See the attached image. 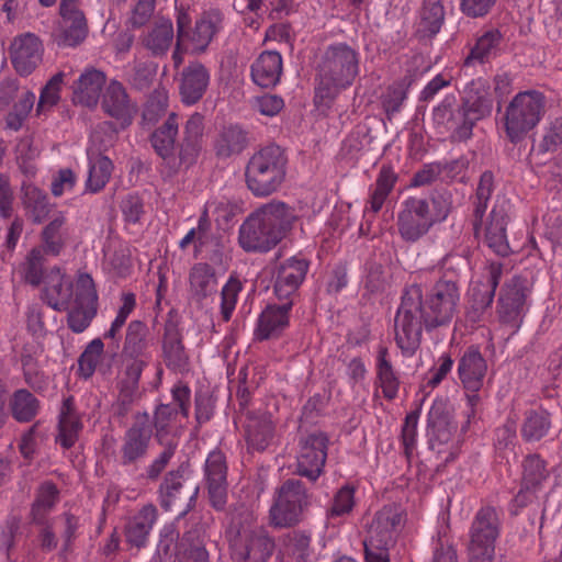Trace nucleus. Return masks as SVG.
<instances>
[{
    "label": "nucleus",
    "instance_id": "obj_1",
    "mask_svg": "<svg viewBox=\"0 0 562 562\" xmlns=\"http://www.w3.org/2000/svg\"><path fill=\"white\" fill-rule=\"evenodd\" d=\"M460 286L458 281L443 276L423 293L422 285L406 286L394 318L397 347L413 355L420 344L423 328L432 330L449 325L458 313Z\"/></svg>",
    "mask_w": 562,
    "mask_h": 562
},
{
    "label": "nucleus",
    "instance_id": "obj_2",
    "mask_svg": "<svg viewBox=\"0 0 562 562\" xmlns=\"http://www.w3.org/2000/svg\"><path fill=\"white\" fill-rule=\"evenodd\" d=\"M204 116L194 112L186 121L179 140V115L169 113L166 121L149 136L155 153L177 172L196 164L203 147Z\"/></svg>",
    "mask_w": 562,
    "mask_h": 562
},
{
    "label": "nucleus",
    "instance_id": "obj_3",
    "mask_svg": "<svg viewBox=\"0 0 562 562\" xmlns=\"http://www.w3.org/2000/svg\"><path fill=\"white\" fill-rule=\"evenodd\" d=\"M297 218L295 209L284 202L266 203L241 224L239 245L246 251H269L293 228Z\"/></svg>",
    "mask_w": 562,
    "mask_h": 562
},
{
    "label": "nucleus",
    "instance_id": "obj_4",
    "mask_svg": "<svg viewBox=\"0 0 562 562\" xmlns=\"http://www.w3.org/2000/svg\"><path fill=\"white\" fill-rule=\"evenodd\" d=\"M359 74V54L345 44L329 45L317 66L314 105L325 112L331 108L341 90L350 87Z\"/></svg>",
    "mask_w": 562,
    "mask_h": 562
},
{
    "label": "nucleus",
    "instance_id": "obj_5",
    "mask_svg": "<svg viewBox=\"0 0 562 562\" xmlns=\"http://www.w3.org/2000/svg\"><path fill=\"white\" fill-rule=\"evenodd\" d=\"M493 104L491 94L480 90L465 92L459 103L450 94L434 109L432 120L437 126L450 133L453 142H467L472 137L476 123L491 116Z\"/></svg>",
    "mask_w": 562,
    "mask_h": 562
},
{
    "label": "nucleus",
    "instance_id": "obj_6",
    "mask_svg": "<svg viewBox=\"0 0 562 562\" xmlns=\"http://www.w3.org/2000/svg\"><path fill=\"white\" fill-rule=\"evenodd\" d=\"M190 396V387L186 384H179L172 389L175 405L159 404L156 406L153 419L150 418L151 427L155 439L159 445L164 446V449L151 463L145 468L144 472L140 474L142 479L148 482H156L173 458L177 443L173 441L166 442V438L170 432L171 420H173L179 413L188 417Z\"/></svg>",
    "mask_w": 562,
    "mask_h": 562
},
{
    "label": "nucleus",
    "instance_id": "obj_7",
    "mask_svg": "<svg viewBox=\"0 0 562 562\" xmlns=\"http://www.w3.org/2000/svg\"><path fill=\"white\" fill-rule=\"evenodd\" d=\"M286 165L288 157L280 146L271 144L260 148L245 167L247 189L257 198L276 193L285 180Z\"/></svg>",
    "mask_w": 562,
    "mask_h": 562
},
{
    "label": "nucleus",
    "instance_id": "obj_8",
    "mask_svg": "<svg viewBox=\"0 0 562 562\" xmlns=\"http://www.w3.org/2000/svg\"><path fill=\"white\" fill-rule=\"evenodd\" d=\"M546 98L536 90L519 92L506 108L505 132L513 144L522 142L544 114Z\"/></svg>",
    "mask_w": 562,
    "mask_h": 562
},
{
    "label": "nucleus",
    "instance_id": "obj_9",
    "mask_svg": "<svg viewBox=\"0 0 562 562\" xmlns=\"http://www.w3.org/2000/svg\"><path fill=\"white\" fill-rule=\"evenodd\" d=\"M225 537L235 559L244 562H268L276 548L274 540L262 527L250 529L234 520L226 529Z\"/></svg>",
    "mask_w": 562,
    "mask_h": 562
},
{
    "label": "nucleus",
    "instance_id": "obj_10",
    "mask_svg": "<svg viewBox=\"0 0 562 562\" xmlns=\"http://www.w3.org/2000/svg\"><path fill=\"white\" fill-rule=\"evenodd\" d=\"M308 506L310 495L304 483L288 479L277 490L269 512L270 524L279 528L294 527L302 521Z\"/></svg>",
    "mask_w": 562,
    "mask_h": 562
},
{
    "label": "nucleus",
    "instance_id": "obj_11",
    "mask_svg": "<svg viewBox=\"0 0 562 562\" xmlns=\"http://www.w3.org/2000/svg\"><path fill=\"white\" fill-rule=\"evenodd\" d=\"M189 467V462L180 463L177 469L168 471L159 484L158 501L165 512L184 516L194 508L199 486L186 482L184 474Z\"/></svg>",
    "mask_w": 562,
    "mask_h": 562
},
{
    "label": "nucleus",
    "instance_id": "obj_12",
    "mask_svg": "<svg viewBox=\"0 0 562 562\" xmlns=\"http://www.w3.org/2000/svg\"><path fill=\"white\" fill-rule=\"evenodd\" d=\"M153 437L155 435L149 414L147 412L135 413L132 425L122 437L119 463L126 469L137 470L148 456Z\"/></svg>",
    "mask_w": 562,
    "mask_h": 562
},
{
    "label": "nucleus",
    "instance_id": "obj_13",
    "mask_svg": "<svg viewBox=\"0 0 562 562\" xmlns=\"http://www.w3.org/2000/svg\"><path fill=\"white\" fill-rule=\"evenodd\" d=\"M498 535L499 519L496 509L491 506L482 507L471 526L469 562H493Z\"/></svg>",
    "mask_w": 562,
    "mask_h": 562
},
{
    "label": "nucleus",
    "instance_id": "obj_14",
    "mask_svg": "<svg viewBox=\"0 0 562 562\" xmlns=\"http://www.w3.org/2000/svg\"><path fill=\"white\" fill-rule=\"evenodd\" d=\"M397 229L403 240L416 243L434 226L427 199L409 196L397 214Z\"/></svg>",
    "mask_w": 562,
    "mask_h": 562
},
{
    "label": "nucleus",
    "instance_id": "obj_15",
    "mask_svg": "<svg viewBox=\"0 0 562 562\" xmlns=\"http://www.w3.org/2000/svg\"><path fill=\"white\" fill-rule=\"evenodd\" d=\"M98 311V293L92 277L80 273L77 279L75 306L68 312L67 325L74 333L85 331Z\"/></svg>",
    "mask_w": 562,
    "mask_h": 562
},
{
    "label": "nucleus",
    "instance_id": "obj_16",
    "mask_svg": "<svg viewBox=\"0 0 562 562\" xmlns=\"http://www.w3.org/2000/svg\"><path fill=\"white\" fill-rule=\"evenodd\" d=\"M528 294V280L521 276H514L503 284L497 302V314L501 323L516 328L519 327Z\"/></svg>",
    "mask_w": 562,
    "mask_h": 562
},
{
    "label": "nucleus",
    "instance_id": "obj_17",
    "mask_svg": "<svg viewBox=\"0 0 562 562\" xmlns=\"http://www.w3.org/2000/svg\"><path fill=\"white\" fill-rule=\"evenodd\" d=\"M328 436L323 431L308 434L300 439L296 473L315 482L321 474L327 459Z\"/></svg>",
    "mask_w": 562,
    "mask_h": 562
},
{
    "label": "nucleus",
    "instance_id": "obj_18",
    "mask_svg": "<svg viewBox=\"0 0 562 562\" xmlns=\"http://www.w3.org/2000/svg\"><path fill=\"white\" fill-rule=\"evenodd\" d=\"M402 518L403 513L400 507L384 506L375 514L368 531L369 538L363 541V546L374 550L390 551L396 543Z\"/></svg>",
    "mask_w": 562,
    "mask_h": 562
},
{
    "label": "nucleus",
    "instance_id": "obj_19",
    "mask_svg": "<svg viewBox=\"0 0 562 562\" xmlns=\"http://www.w3.org/2000/svg\"><path fill=\"white\" fill-rule=\"evenodd\" d=\"M308 267V260L297 257L285 259L276 267L272 273L273 292L280 301H293Z\"/></svg>",
    "mask_w": 562,
    "mask_h": 562
},
{
    "label": "nucleus",
    "instance_id": "obj_20",
    "mask_svg": "<svg viewBox=\"0 0 562 562\" xmlns=\"http://www.w3.org/2000/svg\"><path fill=\"white\" fill-rule=\"evenodd\" d=\"M161 351L168 370L180 374L190 371V356L183 342L182 330L176 319L168 318L165 323Z\"/></svg>",
    "mask_w": 562,
    "mask_h": 562
},
{
    "label": "nucleus",
    "instance_id": "obj_21",
    "mask_svg": "<svg viewBox=\"0 0 562 562\" xmlns=\"http://www.w3.org/2000/svg\"><path fill=\"white\" fill-rule=\"evenodd\" d=\"M205 481L211 506L215 510H224L227 503V464L224 453L212 451L205 461Z\"/></svg>",
    "mask_w": 562,
    "mask_h": 562
},
{
    "label": "nucleus",
    "instance_id": "obj_22",
    "mask_svg": "<svg viewBox=\"0 0 562 562\" xmlns=\"http://www.w3.org/2000/svg\"><path fill=\"white\" fill-rule=\"evenodd\" d=\"M101 108L104 113L119 122L121 130L132 125L138 111L137 104L131 101L124 86L115 79L108 85Z\"/></svg>",
    "mask_w": 562,
    "mask_h": 562
},
{
    "label": "nucleus",
    "instance_id": "obj_23",
    "mask_svg": "<svg viewBox=\"0 0 562 562\" xmlns=\"http://www.w3.org/2000/svg\"><path fill=\"white\" fill-rule=\"evenodd\" d=\"M74 296V283L59 267L46 271L41 300L57 312L69 310Z\"/></svg>",
    "mask_w": 562,
    "mask_h": 562
},
{
    "label": "nucleus",
    "instance_id": "obj_24",
    "mask_svg": "<svg viewBox=\"0 0 562 562\" xmlns=\"http://www.w3.org/2000/svg\"><path fill=\"white\" fill-rule=\"evenodd\" d=\"M292 306L293 301L268 304L258 317L255 338L259 341L280 338L290 326Z\"/></svg>",
    "mask_w": 562,
    "mask_h": 562
},
{
    "label": "nucleus",
    "instance_id": "obj_25",
    "mask_svg": "<svg viewBox=\"0 0 562 562\" xmlns=\"http://www.w3.org/2000/svg\"><path fill=\"white\" fill-rule=\"evenodd\" d=\"M9 52L14 69L25 77L41 63L43 46L40 37H14Z\"/></svg>",
    "mask_w": 562,
    "mask_h": 562
},
{
    "label": "nucleus",
    "instance_id": "obj_26",
    "mask_svg": "<svg viewBox=\"0 0 562 562\" xmlns=\"http://www.w3.org/2000/svg\"><path fill=\"white\" fill-rule=\"evenodd\" d=\"M245 438L248 449L265 451L274 436L272 416L267 412H246Z\"/></svg>",
    "mask_w": 562,
    "mask_h": 562
},
{
    "label": "nucleus",
    "instance_id": "obj_27",
    "mask_svg": "<svg viewBox=\"0 0 562 562\" xmlns=\"http://www.w3.org/2000/svg\"><path fill=\"white\" fill-rule=\"evenodd\" d=\"M487 363L477 346L467 348L458 363V374L463 386L471 392H477L484 382Z\"/></svg>",
    "mask_w": 562,
    "mask_h": 562
},
{
    "label": "nucleus",
    "instance_id": "obj_28",
    "mask_svg": "<svg viewBox=\"0 0 562 562\" xmlns=\"http://www.w3.org/2000/svg\"><path fill=\"white\" fill-rule=\"evenodd\" d=\"M158 518V509L153 504L144 505L124 527L125 541L140 550L147 546L150 531Z\"/></svg>",
    "mask_w": 562,
    "mask_h": 562
},
{
    "label": "nucleus",
    "instance_id": "obj_29",
    "mask_svg": "<svg viewBox=\"0 0 562 562\" xmlns=\"http://www.w3.org/2000/svg\"><path fill=\"white\" fill-rule=\"evenodd\" d=\"M210 83V72L199 61L190 63L181 72L179 92L184 104L198 103L204 95Z\"/></svg>",
    "mask_w": 562,
    "mask_h": 562
},
{
    "label": "nucleus",
    "instance_id": "obj_30",
    "mask_svg": "<svg viewBox=\"0 0 562 562\" xmlns=\"http://www.w3.org/2000/svg\"><path fill=\"white\" fill-rule=\"evenodd\" d=\"M105 82L106 76L103 71L93 67L87 69L71 86L72 102L87 108H94Z\"/></svg>",
    "mask_w": 562,
    "mask_h": 562
},
{
    "label": "nucleus",
    "instance_id": "obj_31",
    "mask_svg": "<svg viewBox=\"0 0 562 562\" xmlns=\"http://www.w3.org/2000/svg\"><path fill=\"white\" fill-rule=\"evenodd\" d=\"M452 413L453 407L445 397H437L428 412L427 427L431 430L432 436L441 442L448 441L457 430Z\"/></svg>",
    "mask_w": 562,
    "mask_h": 562
},
{
    "label": "nucleus",
    "instance_id": "obj_32",
    "mask_svg": "<svg viewBox=\"0 0 562 562\" xmlns=\"http://www.w3.org/2000/svg\"><path fill=\"white\" fill-rule=\"evenodd\" d=\"M508 221L509 217L504 209L494 206L485 228L484 243L499 257H507L512 252L506 235Z\"/></svg>",
    "mask_w": 562,
    "mask_h": 562
},
{
    "label": "nucleus",
    "instance_id": "obj_33",
    "mask_svg": "<svg viewBox=\"0 0 562 562\" xmlns=\"http://www.w3.org/2000/svg\"><path fill=\"white\" fill-rule=\"evenodd\" d=\"M282 74V57L277 52H263L251 65V78L261 88L274 87Z\"/></svg>",
    "mask_w": 562,
    "mask_h": 562
},
{
    "label": "nucleus",
    "instance_id": "obj_34",
    "mask_svg": "<svg viewBox=\"0 0 562 562\" xmlns=\"http://www.w3.org/2000/svg\"><path fill=\"white\" fill-rule=\"evenodd\" d=\"M248 144V132L238 124H229L218 132L214 142V150L218 158H229L241 154Z\"/></svg>",
    "mask_w": 562,
    "mask_h": 562
},
{
    "label": "nucleus",
    "instance_id": "obj_35",
    "mask_svg": "<svg viewBox=\"0 0 562 562\" xmlns=\"http://www.w3.org/2000/svg\"><path fill=\"white\" fill-rule=\"evenodd\" d=\"M190 291L193 299L201 303L216 292L217 279L210 263H195L189 273Z\"/></svg>",
    "mask_w": 562,
    "mask_h": 562
},
{
    "label": "nucleus",
    "instance_id": "obj_36",
    "mask_svg": "<svg viewBox=\"0 0 562 562\" xmlns=\"http://www.w3.org/2000/svg\"><path fill=\"white\" fill-rule=\"evenodd\" d=\"M148 334V326L144 322L138 319L130 322L120 357L146 358L149 347Z\"/></svg>",
    "mask_w": 562,
    "mask_h": 562
},
{
    "label": "nucleus",
    "instance_id": "obj_37",
    "mask_svg": "<svg viewBox=\"0 0 562 562\" xmlns=\"http://www.w3.org/2000/svg\"><path fill=\"white\" fill-rule=\"evenodd\" d=\"M59 498L57 485L52 481L42 483L35 495L30 510V519L32 524H46L48 514L53 510Z\"/></svg>",
    "mask_w": 562,
    "mask_h": 562
},
{
    "label": "nucleus",
    "instance_id": "obj_38",
    "mask_svg": "<svg viewBox=\"0 0 562 562\" xmlns=\"http://www.w3.org/2000/svg\"><path fill=\"white\" fill-rule=\"evenodd\" d=\"M22 192L23 205L30 213L33 223L41 224L50 212L47 194L33 184H23Z\"/></svg>",
    "mask_w": 562,
    "mask_h": 562
},
{
    "label": "nucleus",
    "instance_id": "obj_39",
    "mask_svg": "<svg viewBox=\"0 0 562 562\" xmlns=\"http://www.w3.org/2000/svg\"><path fill=\"white\" fill-rule=\"evenodd\" d=\"M283 554L292 562H311L313 550L311 535L301 530H293L283 537Z\"/></svg>",
    "mask_w": 562,
    "mask_h": 562
},
{
    "label": "nucleus",
    "instance_id": "obj_40",
    "mask_svg": "<svg viewBox=\"0 0 562 562\" xmlns=\"http://www.w3.org/2000/svg\"><path fill=\"white\" fill-rule=\"evenodd\" d=\"M182 558L187 562H209L204 537L201 528L193 527L186 531L179 541Z\"/></svg>",
    "mask_w": 562,
    "mask_h": 562
},
{
    "label": "nucleus",
    "instance_id": "obj_41",
    "mask_svg": "<svg viewBox=\"0 0 562 562\" xmlns=\"http://www.w3.org/2000/svg\"><path fill=\"white\" fill-rule=\"evenodd\" d=\"M387 348L380 347L378 352L376 374L380 381L383 396L392 401L396 397L398 391V379L393 370L391 361L387 359Z\"/></svg>",
    "mask_w": 562,
    "mask_h": 562
},
{
    "label": "nucleus",
    "instance_id": "obj_42",
    "mask_svg": "<svg viewBox=\"0 0 562 562\" xmlns=\"http://www.w3.org/2000/svg\"><path fill=\"white\" fill-rule=\"evenodd\" d=\"M397 181V175L394 172L393 167L391 165H383L380 169L375 181V188L370 195V210L373 213H378L386 198L393 191L394 186Z\"/></svg>",
    "mask_w": 562,
    "mask_h": 562
},
{
    "label": "nucleus",
    "instance_id": "obj_43",
    "mask_svg": "<svg viewBox=\"0 0 562 562\" xmlns=\"http://www.w3.org/2000/svg\"><path fill=\"white\" fill-rule=\"evenodd\" d=\"M551 427L550 414L543 409H530L525 413L521 436L526 441H538Z\"/></svg>",
    "mask_w": 562,
    "mask_h": 562
},
{
    "label": "nucleus",
    "instance_id": "obj_44",
    "mask_svg": "<svg viewBox=\"0 0 562 562\" xmlns=\"http://www.w3.org/2000/svg\"><path fill=\"white\" fill-rule=\"evenodd\" d=\"M12 416L20 423L31 422L38 413V400L26 389L13 393L10 401Z\"/></svg>",
    "mask_w": 562,
    "mask_h": 562
},
{
    "label": "nucleus",
    "instance_id": "obj_45",
    "mask_svg": "<svg viewBox=\"0 0 562 562\" xmlns=\"http://www.w3.org/2000/svg\"><path fill=\"white\" fill-rule=\"evenodd\" d=\"M411 83L412 79L406 76L402 80L389 86L382 94V106L389 121H392L393 116L401 111L403 102L407 98V89Z\"/></svg>",
    "mask_w": 562,
    "mask_h": 562
},
{
    "label": "nucleus",
    "instance_id": "obj_46",
    "mask_svg": "<svg viewBox=\"0 0 562 562\" xmlns=\"http://www.w3.org/2000/svg\"><path fill=\"white\" fill-rule=\"evenodd\" d=\"M549 477L547 462L537 453L528 454L522 461L521 483L531 488L540 490Z\"/></svg>",
    "mask_w": 562,
    "mask_h": 562
},
{
    "label": "nucleus",
    "instance_id": "obj_47",
    "mask_svg": "<svg viewBox=\"0 0 562 562\" xmlns=\"http://www.w3.org/2000/svg\"><path fill=\"white\" fill-rule=\"evenodd\" d=\"M493 290L474 285L471 289L469 307L465 312L467 322L476 324L483 321L485 312L492 306Z\"/></svg>",
    "mask_w": 562,
    "mask_h": 562
},
{
    "label": "nucleus",
    "instance_id": "obj_48",
    "mask_svg": "<svg viewBox=\"0 0 562 562\" xmlns=\"http://www.w3.org/2000/svg\"><path fill=\"white\" fill-rule=\"evenodd\" d=\"M168 109V95L164 90H154L144 104L140 125L143 128L156 125Z\"/></svg>",
    "mask_w": 562,
    "mask_h": 562
},
{
    "label": "nucleus",
    "instance_id": "obj_49",
    "mask_svg": "<svg viewBox=\"0 0 562 562\" xmlns=\"http://www.w3.org/2000/svg\"><path fill=\"white\" fill-rule=\"evenodd\" d=\"M503 37H476L475 43L470 46V52L464 59V66L475 63L484 64L496 56L501 50Z\"/></svg>",
    "mask_w": 562,
    "mask_h": 562
},
{
    "label": "nucleus",
    "instance_id": "obj_50",
    "mask_svg": "<svg viewBox=\"0 0 562 562\" xmlns=\"http://www.w3.org/2000/svg\"><path fill=\"white\" fill-rule=\"evenodd\" d=\"M113 170V164L106 156L99 155L95 161L90 162L89 176L86 188L89 192L101 191L109 182Z\"/></svg>",
    "mask_w": 562,
    "mask_h": 562
},
{
    "label": "nucleus",
    "instance_id": "obj_51",
    "mask_svg": "<svg viewBox=\"0 0 562 562\" xmlns=\"http://www.w3.org/2000/svg\"><path fill=\"white\" fill-rule=\"evenodd\" d=\"M66 223V217L61 212L44 227L41 237L45 245V250L48 254L58 256L65 246L63 238V226Z\"/></svg>",
    "mask_w": 562,
    "mask_h": 562
},
{
    "label": "nucleus",
    "instance_id": "obj_52",
    "mask_svg": "<svg viewBox=\"0 0 562 562\" xmlns=\"http://www.w3.org/2000/svg\"><path fill=\"white\" fill-rule=\"evenodd\" d=\"M445 11L440 3L426 5L420 14L417 35H437L443 24Z\"/></svg>",
    "mask_w": 562,
    "mask_h": 562
},
{
    "label": "nucleus",
    "instance_id": "obj_53",
    "mask_svg": "<svg viewBox=\"0 0 562 562\" xmlns=\"http://www.w3.org/2000/svg\"><path fill=\"white\" fill-rule=\"evenodd\" d=\"M104 351L101 338L91 340L78 359V369L81 376L89 379L93 375L100 357Z\"/></svg>",
    "mask_w": 562,
    "mask_h": 562
},
{
    "label": "nucleus",
    "instance_id": "obj_54",
    "mask_svg": "<svg viewBox=\"0 0 562 562\" xmlns=\"http://www.w3.org/2000/svg\"><path fill=\"white\" fill-rule=\"evenodd\" d=\"M224 29V14L220 9L204 10L195 22V35H216Z\"/></svg>",
    "mask_w": 562,
    "mask_h": 562
},
{
    "label": "nucleus",
    "instance_id": "obj_55",
    "mask_svg": "<svg viewBox=\"0 0 562 562\" xmlns=\"http://www.w3.org/2000/svg\"><path fill=\"white\" fill-rule=\"evenodd\" d=\"M212 37H177L176 48L173 50L175 66L178 67L182 61V54H201L210 45Z\"/></svg>",
    "mask_w": 562,
    "mask_h": 562
},
{
    "label": "nucleus",
    "instance_id": "obj_56",
    "mask_svg": "<svg viewBox=\"0 0 562 562\" xmlns=\"http://www.w3.org/2000/svg\"><path fill=\"white\" fill-rule=\"evenodd\" d=\"M355 487L350 484H346L340 487L333 498V504L327 510V517H341L349 514L355 506Z\"/></svg>",
    "mask_w": 562,
    "mask_h": 562
},
{
    "label": "nucleus",
    "instance_id": "obj_57",
    "mask_svg": "<svg viewBox=\"0 0 562 562\" xmlns=\"http://www.w3.org/2000/svg\"><path fill=\"white\" fill-rule=\"evenodd\" d=\"M178 538L179 533L175 530L160 535L156 550L158 562H176L179 557H182Z\"/></svg>",
    "mask_w": 562,
    "mask_h": 562
},
{
    "label": "nucleus",
    "instance_id": "obj_58",
    "mask_svg": "<svg viewBox=\"0 0 562 562\" xmlns=\"http://www.w3.org/2000/svg\"><path fill=\"white\" fill-rule=\"evenodd\" d=\"M241 288V282L236 277H231L223 286L221 291V315L224 322L231 319Z\"/></svg>",
    "mask_w": 562,
    "mask_h": 562
},
{
    "label": "nucleus",
    "instance_id": "obj_59",
    "mask_svg": "<svg viewBox=\"0 0 562 562\" xmlns=\"http://www.w3.org/2000/svg\"><path fill=\"white\" fill-rule=\"evenodd\" d=\"M81 429L82 424L79 417L67 419L59 418L56 442H58L64 449H70L78 440V436Z\"/></svg>",
    "mask_w": 562,
    "mask_h": 562
},
{
    "label": "nucleus",
    "instance_id": "obj_60",
    "mask_svg": "<svg viewBox=\"0 0 562 562\" xmlns=\"http://www.w3.org/2000/svg\"><path fill=\"white\" fill-rule=\"evenodd\" d=\"M65 74L63 71H59L55 74L44 86V88L41 91L40 100L37 103L36 111L40 113L44 106H54L56 105L60 100V89L61 85L64 82Z\"/></svg>",
    "mask_w": 562,
    "mask_h": 562
},
{
    "label": "nucleus",
    "instance_id": "obj_61",
    "mask_svg": "<svg viewBox=\"0 0 562 562\" xmlns=\"http://www.w3.org/2000/svg\"><path fill=\"white\" fill-rule=\"evenodd\" d=\"M124 366V376L119 384L139 390V380L148 364L147 358H121Z\"/></svg>",
    "mask_w": 562,
    "mask_h": 562
},
{
    "label": "nucleus",
    "instance_id": "obj_62",
    "mask_svg": "<svg viewBox=\"0 0 562 562\" xmlns=\"http://www.w3.org/2000/svg\"><path fill=\"white\" fill-rule=\"evenodd\" d=\"M43 267V252L37 248H33L27 256L25 281L33 286H38L42 282L44 283L46 272H44Z\"/></svg>",
    "mask_w": 562,
    "mask_h": 562
},
{
    "label": "nucleus",
    "instance_id": "obj_63",
    "mask_svg": "<svg viewBox=\"0 0 562 562\" xmlns=\"http://www.w3.org/2000/svg\"><path fill=\"white\" fill-rule=\"evenodd\" d=\"M430 220L432 225L443 222L451 212V194L447 191H436L430 196Z\"/></svg>",
    "mask_w": 562,
    "mask_h": 562
},
{
    "label": "nucleus",
    "instance_id": "obj_64",
    "mask_svg": "<svg viewBox=\"0 0 562 562\" xmlns=\"http://www.w3.org/2000/svg\"><path fill=\"white\" fill-rule=\"evenodd\" d=\"M562 146V117H557L547 128L538 149L541 154L555 153Z\"/></svg>",
    "mask_w": 562,
    "mask_h": 562
}]
</instances>
